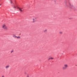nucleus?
Returning <instances> with one entry per match:
<instances>
[{
  "label": "nucleus",
  "instance_id": "nucleus-9",
  "mask_svg": "<svg viewBox=\"0 0 77 77\" xmlns=\"http://www.w3.org/2000/svg\"><path fill=\"white\" fill-rule=\"evenodd\" d=\"M16 38H17V39H20V36L18 37L17 36Z\"/></svg>",
  "mask_w": 77,
  "mask_h": 77
},
{
  "label": "nucleus",
  "instance_id": "nucleus-15",
  "mask_svg": "<svg viewBox=\"0 0 77 77\" xmlns=\"http://www.w3.org/2000/svg\"><path fill=\"white\" fill-rule=\"evenodd\" d=\"M27 77H29V76L27 75Z\"/></svg>",
  "mask_w": 77,
  "mask_h": 77
},
{
  "label": "nucleus",
  "instance_id": "nucleus-1",
  "mask_svg": "<svg viewBox=\"0 0 77 77\" xmlns=\"http://www.w3.org/2000/svg\"><path fill=\"white\" fill-rule=\"evenodd\" d=\"M2 28L4 30H8V28L6 25L5 24H4L3 25H2Z\"/></svg>",
  "mask_w": 77,
  "mask_h": 77
},
{
  "label": "nucleus",
  "instance_id": "nucleus-18",
  "mask_svg": "<svg viewBox=\"0 0 77 77\" xmlns=\"http://www.w3.org/2000/svg\"><path fill=\"white\" fill-rule=\"evenodd\" d=\"M14 8H15V7H14Z\"/></svg>",
  "mask_w": 77,
  "mask_h": 77
},
{
  "label": "nucleus",
  "instance_id": "nucleus-10",
  "mask_svg": "<svg viewBox=\"0 0 77 77\" xmlns=\"http://www.w3.org/2000/svg\"><path fill=\"white\" fill-rule=\"evenodd\" d=\"M12 52H14V51H11V53H12Z\"/></svg>",
  "mask_w": 77,
  "mask_h": 77
},
{
  "label": "nucleus",
  "instance_id": "nucleus-11",
  "mask_svg": "<svg viewBox=\"0 0 77 77\" xmlns=\"http://www.w3.org/2000/svg\"><path fill=\"white\" fill-rule=\"evenodd\" d=\"M60 34H62V32H60Z\"/></svg>",
  "mask_w": 77,
  "mask_h": 77
},
{
  "label": "nucleus",
  "instance_id": "nucleus-2",
  "mask_svg": "<svg viewBox=\"0 0 77 77\" xmlns=\"http://www.w3.org/2000/svg\"><path fill=\"white\" fill-rule=\"evenodd\" d=\"M68 64H64V66L62 67V68L63 69H66L68 68Z\"/></svg>",
  "mask_w": 77,
  "mask_h": 77
},
{
  "label": "nucleus",
  "instance_id": "nucleus-5",
  "mask_svg": "<svg viewBox=\"0 0 77 77\" xmlns=\"http://www.w3.org/2000/svg\"><path fill=\"white\" fill-rule=\"evenodd\" d=\"M9 65H8L7 66H5V68L6 69H8V68H9Z\"/></svg>",
  "mask_w": 77,
  "mask_h": 77
},
{
  "label": "nucleus",
  "instance_id": "nucleus-12",
  "mask_svg": "<svg viewBox=\"0 0 77 77\" xmlns=\"http://www.w3.org/2000/svg\"><path fill=\"white\" fill-rule=\"evenodd\" d=\"M54 59L53 58H50L51 59Z\"/></svg>",
  "mask_w": 77,
  "mask_h": 77
},
{
  "label": "nucleus",
  "instance_id": "nucleus-8",
  "mask_svg": "<svg viewBox=\"0 0 77 77\" xmlns=\"http://www.w3.org/2000/svg\"><path fill=\"white\" fill-rule=\"evenodd\" d=\"M13 37L14 38H17V36H15V35H14L13 36Z\"/></svg>",
  "mask_w": 77,
  "mask_h": 77
},
{
  "label": "nucleus",
  "instance_id": "nucleus-13",
  "mask_svg": "<svg viewBox=\"0 0 77 77\" xmlns=\"http://www.w3.org/2000/svg\"><path fill=\"white\" fill-rule=\"evenodd\" d=\"M50 59H50V58H49L48 59V60H50Z\"/></svg>",
  "mask_w": 77,
  "mask_h": 77
},
{
  "label": "nucleus",
  "instance_id": "nucleus-3",
  "mask_svg": "<svg viewBox=\"0 0 77 77\" xmlns=\"http://www.w3.org/2000/svg\"><path fill=\"white\" fill-rule=\"evenodd\" d=\"M18 8L19 11H20V12H23L24 11V9H23V8Z\"/></svg>",
  "mask_w": 77,
  "mask_h": 77
},
{
  "label": "nucleus",
  "instance_id": "nucleus-19",
  "mask_svg": "<svg viewBox=\"0 0 77 77\" xmlns=\"http://www.w3.org/2000/svg\"><path fill=\"white\" fill-rule=\"evenodd\" d=\"M11 2L12 3V1H11Z\"/></svg>",
  "mask_w": 77,
  "mask_h": 77
},
{
  "label": "nucleus",
  "instance_id": "nucleus-16",
  "mask_svg": "<svg viewBox=\"0 0 77 77\" xmlns=\"http://www.w3.org/2000/svg\"><path fill=\"white\" fill-rule=\"evenodd\" d=\"M25 74H26V72H25Z\"/></svg>",
  "mask_w": 77,
  "mask_h": 77
},
{
  "label": "nucleus",
  "instance_id": "nucleus-20",
  "mask_svg": "<svg viewBox=\"0 0 77 77\" xmlns=\"http://www.w3.org/2000/svg\"><path fill=\"white\" fill-rule=\"evenodd\" d=\"M76 66H77V65H76Z\"/></svg>",
  "mask_w": 77,
  "mask_h": 77
},
{
  "label": "nucleus",
  "instance_id": "nucleus-17",
  "mask_svg": "<svg viewBox=\"0 0 77 77\" xmlns=\"http://www.w3.org/2000/svg\"><path fill=\"white\" fill-rule=\"evenodd\" d=\"M2 5V4H0V6H1Z\"/></svg>",
  "mask_w": 77,
  "mask_h": 77
},
{
  "label": "nucleus",
  "instance_id": "nucleus-14",
  "mask_svg": "<svg viewBox=\"0 0 77 77\" xmlns=\"http://www.w3.org/2000/svg\"><path fill=\"white\" fill-rule=\"evenodd\" d=\"M35 19H37V18H35Z\"/></svg>",
  "mask_w": 77,
  "mask_h": 77
},
{
  "label": "nucleus",
  "instance_id": "nucleus-4",
  "mask_svg": "<svg viewBox=\"0 0 77 77\" xmlns=\"http://www.w3.org/2000/svg\"><path fill=\"white\" fill-rule=\"evenodd\" d=\"M69 7L70 8H74V5L71 4H69Z\"/></svg>",
  "mask_w": 77,
  "mask_h": 77
},
{
  "label": "nucleus",
  "instance_id": "nucleus-6",
  "mask_svg": "<svg viewBox=\"0 0 77 77\" xmlns=\"http://www.w3.org/2000/svg\"><path fill=\"white\" fill-rule=\"evenodd\" d=\"M47 29H46L43 31V32L44 33H45V32H47Z\"/></svg>",
  "mask_w": 77,
  "mask_h": 77
},
{
  "label": "nucleus",
  "instance_id": "nucleus-7",
  "mask_svg": "<svg viewBox=\"0 0 77 77\" xmlns=\"http://www.w3.org/2000/svg\"><path fill=\"white\" fill-rule=\"evenodd\" d=\"M36 20H33V21L32 22V23H35V22H36Z\"/></svg>",
  "mask_w": 77,
  "mask_h": 77
}]
</instances>
